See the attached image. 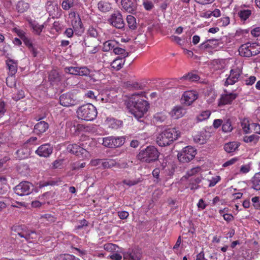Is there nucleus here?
<instances>
[{
  "instance_id": "obj_5",
  "label": "nucleus",
  "mask_w": 260,
  "mask_h": 260,
  "mask_svg": "<svg viewBox=\"0 0 260 260\" xmlns=\"http://www.w3.org/2000/svg\"><path fill=\"white\" fill-rule=\"evenodd\" d=\"M159 155V152L156 148L149 146L140 151L137 158L142 162L152 163L158 159Z\"/></svg>"
},
{
  "instance_id": "obj_47",
  "label": "nucleus",
  "mask_w": 260,
  "mask_h": 260,
  "mask_svg": "<svg viewBox=\"0 0 260 260\" xmlns=\"http://www.w3.org/2000/svg\"><path fill=\"white\" fill-rule=\"evenodd\" d=\"M25 151H26V150L24 148L20 149L17 151L16 154L20 159H23L27 157L28 155Z\"/></svg>"
},
{
  "instance_id": "obj_55",
  "label": "nucleus",
  "mask_w": 260,
  "mask_h": 260,
  "mask_svg": "<svg viewBox=\"0 0 260 260\" xmlns=\"http://www.w3.org/2000/svg\"><path fill=\"white\" fill-rule=\"evenodd\" d=\"M41 218L46 219L50 222H53L56 220V218L50 214H45L42 215Z\"/></svg>"
},
{
  "instance_id": "obj_9",
  "label": "nucleus",
  "mask_w": 260,
  "mask_h": 260,
  "mask_svg": "<svg viewBox=\"0 0 260 260\" xmlns=\"http://www.w3.org/2000/svg\"><path fill=\"white\" fill-rule=\"evenodd\" d=\"M125 142L123 137H107L103 138L102 144L107 147L116 148L122 146Z\"/></svg>"
},
{
  "instance_id": "obj_3",
  "label": "nucleus",
  "mask_w": 260,
  "mask_h": 260,
  "mask_svg": "<svg viewBox=\"0 0 260 260\" xmlns=\"http://www.w3.org/2000/svg\"><path fill=\"white\" fill-rule=\"evenodd\" d=\"M76 113L79 119L88 121L95 119L98 111L95 107L88 103L79 107L77 109Z\"/></svg>"
},
{
  "instance_id": "obj_27",
  "label": "nucleus",
  "mask_w": 260,
  "mask_h": 260,
  "mask_svg": "<svg viewBox=\"0 0 260 260\" xmlns=\"http://www.w3.org/2000/svg\"><path fill=\"white\" fill-rule=\"evenodd\" d=\"M98 7L99 10L103 12H108L111 9L110 3L102 1L98 3Z\"/></svg>"
},
{
  "instance_id": "obj_50",
  "label": "nucleus",
  "mask_w": 260,
  "mask_h": 260,
  "mask_svg": "<svg viewBox=\"0 0 260 260\" xmlns=\"http://www.w3.org/2000/svg\"><path fill=\"white\" fill-rule=\"evenodd\" d=\"M172 41L176 42L178 45L180 46H183L184 45V42L182 41L181 38L176 36H171L170 37Z\"/></svg>"
},
{
  "instance_id": "obj_44",
  "label": "nucleus",
  "mask_w": 260,
  "mask_h": 260,
  "mask_svg": "<svg viewBox=\"0 0 260 260\" xmlns=\"http://www.w3.org/2000/svg\"><path fill=\"white\" fill-rule=\"evenodd\" d=\"M90 73V71L89 70L86 68V67H80V68H79V69H78V76H87Z\"/></svg>"
},
{
  "instance_id": "obj_26",
  "label": "nucleus",
  "mask_w": 260,
  "mask_h": 260,
  "mask_svg": "<svg viewBox=\"0 0 260 260\" xmlns=\"http://www.w3.org/2000/svg\"><path fill=\"white\" fill-rule=\"evenodd\" d=\"M259 140V136L257 134L245 136L243 137V141L245 143H253L255 145Z\"/></svg>"
},
{
  "instance_id": "obj_33",
  "label": "nucleus",
  "mask_w": 260,
  "mask_h": 260,
  "mask_svg": "<svg viewBox=\"0 0 260 260\" xmlns=\"http://www.w3.org/2000/svg\"><path fill=\"white\" fill-rule=\"evenodd\" d=\"M116 45L115 42L112 40H109L106 41L103 47V50L104 52H108L110 50L113 49Z\"/></svg>"
},
{
  "instance_id": "obj_38",
  "label": "nucleus",
  "mask_w": 260,
  "mask_h": 260,
  "mask_svg": "<svg viewBox=\"0 0 260 260\" xmlns=\"http://www.w3.org/2000/svg\"><path fill=\"white\" fill-rule=\"evenodd\" d=\"M142 181V180L140 178L133 180L124 179L122 181V183L128 186H132L138 184V183L141 182Z\"/></svg>"
},
{
  "instance_id": "obj_37",
  "label": "nucleus",
  "mask_w": 260,
  "mask_h": 260,
  "mask_svg": "<svg viewBox=\"0 0 260 260\" xmlns=\"http://www.w3.org/2000/svg\"><path fill=\"white\" fill-rule=\"evenodd\" d=\"M238 14L241 20H246L251 14V11L249 10H241Z\"/></svg>"
},
{
  "instance_id": "obj_46",
  "label": "nucleus",
  "mask_w": 260,
  "mask_h": 260,
  "mask_svg": "<svg viewBox=\"0 0 260 260\" xmlns=\"http://www.w3.org/2000/svg\"><path fill=\"white\" fill-rule=\"evenodd\" d=\"M251 201L253 203V206L256 210H260V198L259 197H254L252 198Z\"/></svg>"
},
{
  "instance_id": "obj_12",
  "label": "nucleus",
  "mask_w": 260,
  "mask_h": 260,
  "mask_svg": "<svg viewBox=\"0 0 260 260\" xmlns=\"http://www.w3.org/2000/svg\"><path fill=\"white\" fill-rule=\"evenodd\" d=\"M109 22L117 28L121 29L124 27V23L121 14L119 12L114 13L111 15L108 20Z\"/></svg>"
},
{
  "instance_id": "obj_36",
  "label": "nucleus",
  "mask_w": 260,
  "mask_h": 260,
  "mask_svg": "<svg viewBox=\"0 0 260 260\" xmlns=\"http://www.w3.org/2000/svg\"><path fill=\"white\" fill-rule=\"evenodd\" d=\"M48 78L51 82H57L60 80L58 72L56 70H51L50 71Z\"/></svg>"
},
{
  "instance_id": "obj_16",
  "label": "nucleus",
  "mask_w": 260,
  "mask_h": 260,
  "mask_svg": "<svg viewBox=\"0 0 260 260\" xmlns=\"http://www.w3.org/2000/svg\"><path fill=\"white\" fill-rule=\"evenodd\" d=\"M60 104L64 107L72 106L75 105V101L73 98V95L70 93L62 94L59 98Z\"/></svg>"
},
{
  "instance_id": "obj_6",
  "label": "nucleus",
  "mask_w": 260,
  "mask_h": 260,
  "mask_svg": "<svg viewBox=\"0 0 260 260\" xmlns=\"http://www.w3.org/2000/svg\"><path fill=\"white\" fill-rule=\"evenodd\" d=\"M196 154V150L192 147L188 146L178 152L177 157L180 162L186 163L192 160Z\"/></svg>"
},
{
  "instance_id": "obj_53",
  "label": "nucleus",
  "mask_w": 260,
  "mask_h": 260,
  "mask_svg": "<svg viewBox=\"0 0 260 260\" xmlns=\"http://www.w3.org/2000/svg\"><path fill=\"white\" fill-rule=\"evenodd\" d=\"M88 221L85 219H83L80 221L78 224L75 226L76 229L80 230L83 229L84 226L88 225Z\"/></svg>"
},
{
  "instance_id": "obj_40",
  "label": "nucleus",
  "mask_w": 260,
  "mask_h": 260,
  "mask_svg": "<svg viewBox=\"0 0 260 260\" xmlns=\"http://www.w3.org/2000/svg\"><path fill=\"white\" fill-rule=\"evenodd\" d=\"M116 165V162L113 159H106L102 162V166L104 168H110Z\"/></svg>"
},
{
  "instance_id": "obj_62",
  "label": "nucleus",
  "mask_w": 260,
  "mask_h": 260,
  "mask_svg": "<svg viewBox=\"0 0 260 260\" xmlns=\"http://www.w3.org/2000/svg\"><path fill=\"white\" fill-rule=\"evenodd\" d=\"M117 246L112 243H108L104 245V248L107 250H116Z\"/></svg>"
},
{
  "instance_id": "obj_45",
  "label": "nucleus",
  "mask_w": 260,
  "mask_h": 260,
  "mask_svg": "<svg viewBox=\"0 0 260 260\" xmlns=\"http://www.w3.org/2000/svg\"><path fill=\"white\" fill-rule=\"evenodd\" d=\"M113 55L112 52H107L103 54L102 61L105 63H110L111 59L109 58Z\"/></svg>"
},
{
  "instance_id": "obj_24",
  "label": "nucleus",
  "mask_w": 260,
  "mask_h": 260,
  "mask_svg": "<svg viewBox=\"0 0 260 260\" xmlns=\"http://www.w3.org/2000/svg\"><path fill=\"white\" fill-rule=\"evenodd\" d=\"M48 126V124L44 121L39 122L35 125L34 132L37 135H40L46 132Z\"/></svg>"
},
{
  "instance_id": "obj_11",
  "label": "nucleus",
  "mask_w": 260,
  "mask_h": 260,
  "mask_svg": "<svg viewBox=\"0 0 260 260\" xmlns=\"http://www.w3.org/2000/svg\"><path fill=\"white\" fill-rule=\"evenodd\" d=\"M242 73L241 68H235L230 71V74L226 78L224 85L228 86L229 85H233L238 81V79Z\"/></svg>"
},
{
  "instance_id": "obj_56",
  "label": "nucleus",
  "mask_w": 260,
  "mask_h": 260,
  "mask_svg": "<svg viewBox=\"0 0 260 260\" xmlns=\"http://www.w3.org/2000/svg\"><path fill=\"white\" fill-rule=\"evenodd\" d=\"M14 31L17 34V35L21 38V40L23 39L26 36H25V32L19 28H14L13 29Z\"/></svg>"
},
{
  "instance_id": "obj_42",
  "label": "nucleus",
  "mask_w": 260,
  "mask_h": 260,
  "mask_svg": "<svg viewBox=\"0 0 260 260\" xmlns=\"http://www.w3.org/2000/svg\"><path fill=\"white\" fill-rule=\"evenodd\" d=\"M210 114L211 112L208 110L203 111L198 116V119L200 121H203L208 119Z\"/></svg>"
},
{
  "instance_id": "obj_1",
  "label": "nucleus",
  "mask_w": 260,
  "mask_h": 260,
  "mask_svg": "<svg viewBox=\"0 0 260 260\" xmlns=\"http://www.w3.org/2000/svg\"><path fill=\"white\" fill-rule=\"evenodd\" d=\"M129 112L140 122L143 121V118L149 108L147 101L142 98V94L135 93L131 95L127 102Z\"/></svg>"
},
{
  "instance_id": "obj_41",
  "label": "nucleus",
  "mask_w": 260,
  "mask_h": 260,
  "mask_svg": "<svg viewBox=\"0 0 260 260\" xmlns=\"http://www.w3.org/2000/svg\"><path fill=\"white\" fill-rule=\"evenodd\" d=\"M74 5L73 0H64L61 4L62 8L64 10H68Z\"/></svg>"
},
{
  "instance_id": "obj_49",
  "label": "nucleus",
  "mask_w": 260,
  "mask_h": 260,
  "mask_svg": "<svg viewBox=\"0 0 260 260\" xmlns=\"http://www.w3.org/2000/svg\"><path fill=\"white\" fill-rule=\"evenodd\" d=\"M109 126L112 128H117L119 124H121V122L120 121L116 120L115 119H111L109 121Z\"/></svg>"
},
{
  "instance_id": "obj_17",
  "label": "nucleus",
  "mask_w": 260,
  "mask_h": 260,
  "mask_svg": "<svg viewBox=\"0 0 260 260\" xmlns=\"http://www.w3.org/2000/svg\"><path fill=\"white\" fill-rule=\"evenodd\" d=\"M97 41L96 39L87 37L82 43V45H85L87 48H92V49L89 50V52L94 54L98 51Z\"/></svg>"
},
{
  "instance_id": "obj_35",
  "label": "nucleus",
  "mask_w": 260,
  "mask_h": 260,
  "mask_svg": "<svg viewBox=\"0 0 260 260\" xmlns=\"http://www.w3.org/2000/svg\"><path fill=\"white\" fill-rule=\"evenodd\" d=\"M222 129L224 133L231 132L233 130V127L230 119H227L224 120L222 125Z\"/></svg>"
},
{
  "instance_id": "obj_2",
  "label": "nucleus",
  "mask_w": 260,
  "mask_h": 260,
  "mask_svg": "<svg viewBox=\"0 0 260 260\" xmlns=\"http://www.w3.org/2000/svg\"><path fill=\"white\" fill-rule=\"evenodd\" d=\"M180 133L174 128L165 129L158 134L156 141L161 147L170 145L180 137Z\"/></svg>"
},
{
  "instance_id": "obj_39",
  "label": "nucleus",
  "mask_w": 260,
  "mask_h": 260,
  "mask_svg": "<svg viewBox=\"0 0 260 260\" xmlns=\"http://www.w3.org/2000/svg\"><path fill=\"white\" fill-rule=\"evenodd\" d=\"M201 170V169L200 167H196V168H192L187 172V173L186 174V176L188 178H189V177L191 178V177H193L194 176H199L198 175V173L200 172Z\"/></svg>"
},
{
  "instance_id": "obj_43",
  "label": "nucleus",
  "mask_w": 260,
  "mask_h": 260,
  "mask_svg": "<svg viewBox=\"0 0 260 260\" xmlns=\"http://www.w3.org/2000/svg\"><path fill=\"white\" fill-rule=\"evenodd\" d=\"M78 69L79 67H66L64 69L65 72L66 73H69L70 74L78 75Z\"/></svg>"
},
{
  "instance_id": "obj_23",
  "label": "nucleus",
  "mask_w": 260,
  "mask_h": 260,
  "mask_svg": "<svg viewBox=\"0 0 260 260\" xmlns=\"http://www.w3.org/2000/svg\"><path fill=\"white\" fill-rule=\"evenodd\" d=\"M6 64L9 69V75L11 76L14 75L17 71V60L9 58L6 60Z\"/></svg>"
},
{
  "instance_id": "obj_31",
  "label": "nucleus",
  "mask_w": 260,
  "mask_h": 260,
  "mask_svg": "<svg viewBox=\"0 0 260 260\" xmlns=\"http://www.w3.org/2000/svg\"><path fill=\"white\" fill-rule=\"evenodd\" d=\"M241 125L245 134H249L251 133L250 129L249 121L248 118H244L241 121Z\"/></svg>"
},
{
  "instance_id": "obj_19",
  "label": "nucleus",
  "mask_w": 260,
  "mask_h": 260,
  "mask_svg": "<svg viewBox=\"0 0 260 260\" xmlns=\"http://www.w3.org/2000/svg\"><path fill=\"white\" fill-rule=\"evenodd\" d=\"M121 5L123 10L129 13H134L137 9L136 4L131 0H121Z\"/></svg>"
},
{
  "instance_id": "obj_22",
  "label": "nucleus",
  "mask_w": 260,
  "mask_h": 260,
  "mask_svg": "<svg viewBox=\"0 0 260 260\" xmlns=\"http://www.w3.org/2000/svg\"><path fill=\"white\" fill-rule=\"evenodd\" d=\"M123 58L118 56L111 61L110 63L111 68L115 71H118L121 69L125 62L124 58L128 56V53L126 52Z\"/></svg>"
},
{
  "instance_id": "obj_25",
  "label": "nucleus",
  "mask_w": 260,
  "mask_h": 260,
  "mask_svg": "<svg viewBox=\"0 0 260 260\" xmlns=\"http://www.w3.org/2000/svg\"><path fill=\"white\" fill-rule=\"evenodd\" d=\"M202 177L201 176H194L189 180L188 187L191 190H195L200 187L199 184L201 182Z\"/></svg>"
},
{
  "instance_id": "obj_60",
  "label": "nucleus",
  "mask_w": 260,
  "mask_h": 260,
  "mask_svg": "<svg viewBox=\"0 0 260 260\" xmlns=\"http://www.w3.org/2000/svg\"><path fill=\"white\" fill-rule=\"evenodd\" d=\"M200 48L201 49H212L211 44L209 42L208 40L202 43L200 45Z\"/></svg>"
},
{
  "instance_id": "obj_7",
  "label": "nucleus",
  "mask_w": 260,
  "mask_h": 260,
  "mask_svg": "<svg viewBox=\"0 0 260 260\" xmlns=\"http://www.w3.org/2000/svg\"><path fill=\"white\" fill-rule=\"evenodd\" d=\"M67 149L69 152L75 155L81 159L89 158L90 156L89 152L86 149L77 144L68 145Z\"/></svg>"
},
{
  "instance_id": "obj_15",
  "label": "nucleus",
  "mask_w": 260,
  "mask_h": 260,
  "mask_svg": "<svg viewBox=\"0 0 260 260\" xmlns=\"http://www.w3.org/2000/svg\"><path fill=\"white\" fill-rule=\"evenodd\" d=\"M36 153L41 157H48L52 152V148L49 144L42 145L35 151Z\"/></svg>"
},
{
  "instance_id": "obj_30",
  "label": "nucleus",
  "mask_w": 260,
  "mask_h": 260,
  "mask_svg": "<svg viewBox=\"0 0 260 260\" xmlns=\"http://www.w3.org/2000/svg\"><path fill=\"white\" fill-rule=\"evenodd\" d=\"M238 144L235 142H231L226 143L224 146L225 151L228 153L235 151L238 147Z\"/></svg>"
},
{
  "instance_id": "obj_58",
  "label": "nucleus",
  "mask_w": 260,
  "mask_h": 260,
  "mask_svg": "<svg viewBox=\"0 0 260 260\" xmlns=\"http://www.w3.org/2000/svg\"><path fill=\"white\" fill-rule=\"evenodd\" d=\"M34 30L38 35H40L44 28L43 25L36 24L32 26Z\"/></svg>"
},
{
  "instance_id": "obj_28",
  "label": "nucleus",
  "mask_w": 260,
  "mask_h": 260,
  "mask_svg": "<svg viewBox=\"0 0 260 260\" xmlns=\"http://www.w3.org/2000/svg\"><path fill=\"white\" fill-rule=\"evenodd\" d=\"M251 182L252 186V188L256 190H260V175L259 173H256L252 178Z\"/></svg>"
},
{
  "instance_id": "obj_8",
  "label": "nucleus",
  "mask_w": 260,
  "mask_h": 260,
  "mask_svg": "<svg viewBox=\"0 0 260 260\" xmlns=\"http://www.w3.org/2000/svg\"><path fill=\"white\" fill-rule=\"evenodd\" d=\"M238 50L241 56L246 57H250L260 53V50L255 49L254 44L249 43L242 45Z\"/></svg>"
},
{
  "instance_id": "obj_57",
  "label": "nucleus",
  "mask_w": 260,
  "mask_h": 260,
  "mask_svg": "<svg viewBox=\"0 0 260 260\" xmlns=\"http://www.w3.org/2000/svg\"><path fill=\"white\" fill-rule=\"evenodd\" d=\"M143 5L146 10L150 11L153 8V3L151 1H146L143 2Z\"/></svg>"
},
{
  "instance_id": "obj_13",
  "label": "nucleus",
  "mask_w": 260,
  "mask_h": 260,
  "mask_svg": "<svg viewBox=\"0 0 260 260\" xmlns=\"http://www.w3.org/2000/svg\"><path fill=\"white\" fill-rule=\"evenodd\" d=\"M198 94L196 91L188 90L185 91L182 94L181 101L182 104L186 106H190L198 99Z\"/></svg>"
},
{
  "instance_id": "obj_54",
  "label": "nucleus",
  "mask_w": 260,
  "mask_h": 260,
  "mask_svg": "<svg viewBox=\"0 0 260 260\" xmlns=\"http://www.w3.org/2000/svg\"><path fill=\"white\" fill-rule=\"evenodd\" d=\"M160 170L159 168H155L152 172L153 176L156 179V182H158L160 181L159 178Z\"/></svg>"
},
{
  "instance_id": "obj_64",
  "label": "nucleus",
  "mask_w": 260,
  "mask_h": 260,
  "mask_svg": "<svg viewBox=\"0 0 260 260\" xmlns=\"http://www.w3.org/2000/svg\"><path fill=\"white\" fill-rule=\"evenodd\" d=\"M68 254H60L56 255L54 260H67Z\"/></svg>"
},
{
  "instance_id": "obj_59",
  "label": "nucleus",
  "mask_w": 260,
  "mask_h": 260,
  "mask_svg": "<svg viewBox=\"0 0 260 260\" xmlns=\"http://www.w3.org/2000/svg\"><path fill=\"white\" fill-rule=\"evenodd\" d=\"M88 32L89 34V36H88L89 37L96 39V37L98 35V33L95 29H94V28H89Z\"/></svg>"
},
{
  "instance_id": "obj_52",
  "label": "nucleus",
  "mask_w": 260,
  "mask_h": 260,
  "mask_svg": "<svg viewBox=\"0 0 260 260\" xmlns=\"http://www.w3.org/2000/svg\"><path fill=\"white\" fill-rule=\"evenodd\" d=\"M7 110L6 103L0 101V118L3 116Z\"/></svg>"
},
{
  "instance_id": "obj_4",
  "label": "nucleus",
  "mask_w": 260,
  "mask_h": 260,
  "mask_svg": "<svg viewBox=\"0 0 260 260\" xmlns=\"http://www.w3.org/2000/svg\"><path fill=\"white\" fill-rule=\"evenodd\" d=\"M12 235H18L25 241L29 242H36L39 239L40 236L35 231H30L22 225H15L11 228Z\"/></svg>"
},
{
  "instance_id": "obj_29",
  "label": "nucleus",
  "mask_w": 260,
  "mask_h": 260,
  "mask_svg": "<svg viewBox=\"0 0 260 260\" xmlns=\"http://www.w3.org/2000/svg\"><path fill=\"white\" fill-rule=\"evenodd\" d=\"M29 8V5L28 3L23 1H19L16 6V9L19 13H23L26 11Z\"/></svg>"
},
{
  "instance_id": "obj_32",
  "label": "nucleus",
  "mask_w": 260,
  "mask_h": 260,
  "mask_svg": "<svg viewBox=\"0 0 260 260\" xmlns=\"http://www.w3.org/2000/svg\"><path fill=\"white\" fill-rule=\"evenodd\" d=\"M180 80H187L189 81H197L200 79V77L196 74L189 73L182 77L180 78Z\"/></svg>"
},
{
  "instance_id": "obj_20",
  "label": "nucleus",
  "mask_w": 260,
  "mask_h": 260,
  "mask_svg": "<svg viewBox=\"0 0 260 260\" xmlns=\"http://www.w3.org/2000/svg\"><path fill=\"white\" fill-rule=\"evenodd\" d=\"M209 137V134L205 131H202L194 136V141L199 144H205Z\"/></svg>"
},
{
  "instance_id": "obj_34",
  "label": "nucleus",
  "mask_w": 260,
  "mask_h": 260,
  "mask_svg": "<svg viewBox=\"0 0 260 260\" xmlns=\"http://www.w3.org/2000/svg\"><path fill=\"white\" fill-rule=\"evenodd\" d=\"M126 21L128 27L133 30L137 28L136 18L132 15H128L126 18Z\"/></svg>"
},
{
  "instance_id": "obj_48",
  "label": "nucleus",
  "mask_w": 260,
  "mask_h": 260,
  "mask_svg": "<svg viewBox=\"0 0 260 260\" xmlns=\"http://www.w3.org/2000/svg\"><path fill=\"white\" fill-rule=\"evenodd\" d=\"M209 42L211 44L212 49H215L217 48L219 45L220 39H208Z\"/></svg>"
},
{
  "instance_id": "obj_63",
  "label": "nucleus",
  "mask_w": 260,
  "mask_h": 260,
  "mask_svg": "<svg viewBox=\"0 0 260 260\" xmlns=\"http://www.w3.org/2000/svg\"><path fill=\"white\" fill-rule=\"evenodd\" d=\"M53 28L59 32L62 29V25L59 21H55L53 24Z\"/></svg>"
},
{
  "instance_id": "obj_61",
  "label": "nucleus",
  "mask_w": 260,
  "mask_h": 260,
  "mask_svg": "<svg viewBox=\"0 0 260 260\" xmlns=\"http://www.w3.org/2000/svg\"><path fill=\"white\" fill-rule=\"evenodd\" d=\"M118 215L120 219H125L128 217L129 213L127 211H121L118 212Z\"/></svg>"
},
{
  "instance_id": "obj_10",
  "label": "nucleus",
  "mask_w": 260,
  "mask_h": 260,
  "mask_svg": "<svg viewBox=\"0 0 260 260\" xmlns=\"http://www.w3.org/2000/svg\"><path fill=\"white\" fill-rule=\"evenodd\" d=\"M33 189L34 185L28 181H22L14 188L15 193L20 196L28 195Z\"/></svg>"
},
{
  "instance_id": "obj_21",
  "label": "nucleus",
  "mask_w": 260,
  "mask_h": 260,
  "mask_svg": "<svg viewBox=\"0 0 260 260\" xmlns=\"http://www.w3.org/2000/svg\"><path fill=\"white\" fill-rule=\"evenodd\" d=\"M123 260H140L141 255L137 250H129L123 253Z\"/></svg>"
},
{
  "instance_id": "obj_51",
  "label": "nucleus",
  "mask_w": 260,
  "mask_h": 260,
  "mask_svg": "<svg viewBox=\"0 0 260 260\" xmlns=\"http://www.w3.org/2000/svg\"><path fill=\"white\" fill-rule=\"evenodd\" d=\"M55 8H56L57 11L58 10V8L53 6L51 2H47L46 4V9L48 13H50V15L53 14L51 9H53L54 10H55Z\"/></svg>"
},
{
  "instance_id": "obj_18",
  "label": "nucleus",
  "mask_w": 260,
  "mask_h": 260,
  "mask_svg": "<svg viewBox=\"0 0 260 260\" xmlns=\"http://www.w3.org/2000/svg\"><path fill=\"white\" fill-rule=\"evenodd\" d=\"M186 113L185 109L181 106H175L170 112L171 117L177 119L183 117Z\"/></svg>"
},
{
  "instance_id": "obj_14",
  "label": "nucleus",
  "mask_w": 260,
  "mask_h": 260,
  "mask_svg": "<svg viewBox=\"0 0 260 260\" xmlns=\"http://www.w3.org/2000/svg\"><path fill=\"white\" fill-rule=\"evenodd\" d=\"M224 92L225 94H222L219 100V106L230 104L238 96V94L228 92L226 90H224Z\"/></svg>"
}]
</instances>
